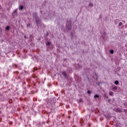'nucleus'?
<instances>
[{
	"instance_id": "nucleus-14",
	"label": "nucleus",
	"mask_w": 127,
	"mask_h": 127,
	"mask_svg": "<svg viewBox=\"0 0 127 127\" xmlns=\"http://www.w3.org/2000/svg\"><path fill=\"white\" fill-rule=\"evenodd\" d=\"M112 54H114V50H112Z\"/></svg>"
},
{
	"instance_id": "nucleus-11",
	"label": "nucleus",
	"mask_w": 127,
	"mask_h": 127,
	"mask_svg": "<svg viewBox=\"0 0 127 127\" xmlns=\"http://www.w3.org/2000/svg\"><path fill=\"white\" fill-rule=\"evenodd\" d=\"M98 97H99V95H95L94 96V98H98Z\"/></svg>"
},
{
	"instance_id": "nucleus-10",
	"label": "nucleus",
	"mask_w": 127,
	"mask_h": 127,
	"mask_svg": "<svg viewBox=\"0 0 127 127\" xmlns=\"http://www.w3.org/2000/svg\"><path fill=\"white\" fill-rule=\"evenodd\" d=\"M89 6H93V3H89Z\"/></svg>"
},
{
	"instance_id": "nucleus-12",
	"label": "nucleus",
	"mask_w": 127,
	"mask_h": 127,
	"mask_svg": "<svg viewBox=\"0 0 127 127\" xmlns=\"http://www.w3.org/2000/svg\"><path fill=\"white\" fill-rule=\"evenodd\" d=\"M17 11V9H16L14 10L13 12L14 13L16 12Z\"/></svg>"
},
{
	"instance_id": "nucleus-15",
	"label": "nucleus",
	"mask_w": 127,
	"mask_h": 127,
	"mask_svg": "<svg viewBox=\"0 0 127 127\" xmlns=\"http://www.w3.org/2000/svg\"><path fill=\"white\" fill-rule=\"evenodd\" d=\"M110 53H112V50L110 51Z\"/></svg>"
},
{
	"instance_id": "nucleus-13",
	"label": "nucleus",
	"mask_w": 127,
	"mask_h": 127,
	"mask_svg": "<svg viewBox=\"0 0 127 127\" xmlns=\"http://www.w3.org/2000/svg\"><path fill=\"white\" fill-rule=\"evenodd\" d=\"M87 93H88V94H91V91H90L88 90V91H87Z\"/></svg>"
},
{
	"instance_id": "nucleus-16",
	"label": "nucleus",
	"mask_w": 127,
	"mask_h": 127,
	"mask_svg": "<svg viewBox=\"0 0 127 127\" xmlns=\"http://www.w3.org/2000/svg\"><path fill=\"white\" fill-rule=\"evenodd\" d=\"M37 23H39L38 21H37Z\"/></svg>"
},
{
	"instance_id": "nucleus-5",
	"label": "nucleus",
	"mask_w": 127,
	"mask_h": 127,
	"mask_svg": "<svg viewBox=\"0 0 127 127\" xmlns=\"http://www.w3.org/2000/svg\"><path fill=\"white\" fill-rule=\"evenodd\" d=\"M5 30H9V26H7L6 27H5Z\"/></svg>"
},
{
	"instance_id": "nucleus-4",
	"label": "nucleus",
	"mask_w": 127,
	"mask_h": 127,
	"mask_svg": "<svg viewBox=\"0 0 127 127\" xmlns=\"http://www.w3.org/2000/svg\"><path fill=\"white\" fill-rule=\"evenodd\" d=\"M114 83L115 85H118L119 82L118 80H116Z\"/></svg>"
},
{
	"instance_id": "nucleus-1",
	"label": "nucleus",
	"mask_w": 127,
	"mask_h": 127,
	"mask_svg": "<svg viewBox=\"0 0 127 127\" xmlns=\"http://www.w3.org/2000/svg\"><path fill=\"white\" fill-rule=\"evenodd\" d=\"M115 111L117 113H122L123 112V109L121 108H117L115 109Z\"/></svg>"
},
{
	"instance_id": "nucleus-8",
	"label": "nucleus",
	"mask_w": 127,
	"mask_h": 127,
	"mask_svg": "<svg viewBox=\"0 0 127 127\" xmlns=\"http://www.w3.org/2000/svg\"><path fill=\"white\" fill-rule=\"evenodd\" d=\"M51 43L50 42H47L46 43V45H50V44H51Z\"/></svg>"
},
{
	"instance_id": "nucleus-6",
	"label": "nucleus",
	"mask_w": 127,
	"mask_h": 127,
	"mask_svg": "<svg viewBox=\"0 0 127 127\" xmlns=\"http://www.w3.org/2000/svg\"><path fill=\"white\" fill-rule=\"evenodd\" d=\"M62 74L63 75V76H64V77L66 76V72H63Z\"/></svg>"
},
{
	"instance_id": "nucleus-9",
	"label": "nucleus",
	"mask_w": 127,
	"mask_h": 127,
	"mask_svg": "<svg viewBox=\"0 0 127 127\" xmlns=\"http://www.w3.org/2000/svg\"><path fill=\"white\" fill-rule=\"evenodd\" d=\"M124 112L126 115H127V109H125Z\"/></svg>"
},
{
	"instance_id": "nucleus-3",
	"label": "nucleus",
	"mask_w": 127,
	"mask_h": 127,
	"mask_svg": "<svg viewBox=\"0 0 127 127\" xmlns=\"http://www.w3.org/2000/svg\"><path fill=\"white\" fill-rule=\"evenodd\" d=\"M19 9L20 10H22V9H23V6H22V5L19 6Z\"/></svg>"
},
{
	"instance_id": "nucleus-7",
	"label": "nucleus",
	"mask_w": 127,
	"mask_h": 127,
	"mask_svg": "<svg viewBox=\"0 0 127 127\" xmlns=\"http://www.w3.org/2000/svg\"><path fill=\"white\" fill-rule=\"evenodd\" d=\"M121 25H123V22H120L119 23V26H121Z\"/></svg>"
},
{
	"instance_id": "nucleus-2",
	"label": "nucleus",
	"mask_w": 127,
	"mask_h": 127,
	"mask_svg": "<svg viewBox=\"0 0 127 127\" xmlns=\"http://www.w3.org/2000/svg\"><path fill=\"white\" fill-rule=\"evenodd\" d=\"M118 87L115 85H112V90L113 91H115V90H117Z\"/></svg>"
},
{
	"instance_id": "nucleus-17",
	"label": "nucleus",
	"mask_w": 127,
	"mask_h": 127,
	"mask_svg": "<svg viewBox=\"0 0 127 127\" xmlns=\"http://www.w3.org/2000/svg\"><path fill=\"white\" fill-rule=\"evenodd\" d=\"M112 95H113V93H112Z\"/></svg>"
}]
</instances>
